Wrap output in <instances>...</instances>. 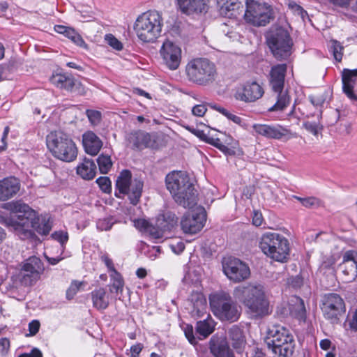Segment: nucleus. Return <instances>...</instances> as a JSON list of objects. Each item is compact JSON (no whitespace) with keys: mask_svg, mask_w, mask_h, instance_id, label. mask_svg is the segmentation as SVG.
<instances>
[{"mask_svg":"<svg viewBox=\"0 0 357 357\" xmlns=\"http://www.w3.org/2000/svg\"><path fill=\"white\" fill-rule=\"evenodd\" d=\"M83 284L82 282L78 281H73L70 287H69V291L72 292V296H75L77 291H79L81 286Z\"/></svg>","mask_w":357,"mask_h":357,"instance_id":"nucleus-63","label":"nucleus"},{"mask_svg":"<svg viewBox=\"0 0 357 357\" xmlns=\"http://www.w3.org/2000/svg\"><path fill=\"white\" fill-rule=\"evenodd\" d=\"M143 344L141 343H137L135 345H132L130 347L131 356L130 357H137L139 353L142 351L143 349Z\"/></svg>","mask_w":357,"mask_h":357,"instance_id":"nucleus-62","label":"nucleus"},{"mask_svg":"<svg viewBox=\"0 0 357 357\" xmlns=\"http://www.w3.org/2000/svg\"><path fill=\"white\" fill-rule=\"evenodd\" d=\"M321 310L324 317L332 323L338 321L345 312V304L342 297L335 293L325 294L322 299Z\"/></svg>","mask_w":357,"mask_h":357,"instance_id":"nucleus-13","label":"nucleus"},{"mask_svg":"<svg viewBox=\"0 0 357 357\" xmlns=\"http://www.w3.org/2000/svg\"><path fill=\"white\" fill-rule=\"evenodd\" d=\"M245 6L243 18L248 24L264 26L273 18V10L268 3L256 0H245Z\"/></svg>","mask_w":357,"mask_h":357,"instance_id":"nucleus-10","label":"nucleus"},{"mask_svg":"<svg viewBox=\"0 0 357 357\" xmlns=\"http://www.w3.org/2000/svg\"><path fill=\"white\" fill-rule=\"evenodd\" d=\"M150 223L144 219H138L135 220V227L142 231L146 232Z\"/></svg>","mask_w":357,"mask_h":357,"instance_id":"nucleus-55","label":"nucleus"},{"mask_svg":"<svg viewBox=\"0 0 357 357\" xmlns=\"http://www.w3.org/2000/svg\"><path fill=\"white\" fill-rule=\"evenodd\" d=\"M263 222V217L260 212L255 211L252 217V224L257 227L261 226Z\"/></svg>","mask_w":357,"mask_h":357,"instance_id":"nucleus-61","label":"nucleus"},{"mask_svg":"<svg viewBox=\"0 0 357 357\" xmlns=\"http://www.w3.org/2000/svg\"><path fill=\"white\" fill-rule=\"evenodd\" d=\"M263 94V88L256 82H252L245 83L242 89L237 91L235 98L238 100L251 102L259 99Z\"/></svg>","mask_w":357,"mask_h":357,"instance_id":"nucleus-20","label":"nucleus"},{"mask_svg":"<svg viewBox=\"0 0 357 357\" xmlns=\"http://www.w3.org/2000/svg\"><path fill=\"white\" fill-rule=\"evenodd\" d=\"M54 30L61 34H63L67 38H70L73 43L79 47H86V45L81 36L77 33L73 29L63 26L56 25Z\"/></svg>","mask_w":357,"mask_h":357,"instance_id":"nucleus-32","label":"nucleus"},{"mask_svg":"<svg viewBox=\"0 0 357 357\" xmlns=\"http://www.w3.org/2000/svg\"><path fill=\"white\" fill-rule=\"evenodd\" d=\"M288 8L294 15L300 16L303 21H305V17H307V13L295 1H289Z\"/></svg>","mask_w":357,"mask_h":357,"instance_id":"nucleus-41","label":"nucleus"},{"mask_svg":"<svg viewBox=\"0 0 357 357\" xmlns=\"http://www.w3.org/2000/svg\"><path fill=\"white\" fill-rule=\"evenodd\" d=\"M165 183L174 199L179 205L191 208L197 204L196 190L186 173L173 171L166 176Z\"/></svg>","mask_w":357,"mask_h":357,"instance_id":"nucleus-3","label":"nucleus"},{"mask_svg":"<svg viewBox=\"0 0 357 357\" xmlns=\"http://www.w3.org/2000/svg\"><path fill=\"white\" fill-rule=\"evenodd\" d=\"M124 286L123 280L114 281L112 283V288L115 290L116 294L122 293Z\"/></svg>","mask_w":357,"mask_h":357,"instance_id":"nucleus-64","label":"nucleus"},{"mask_svg":"<svg viewBox=\"0 0 357 357\" xmlns=\"http://www.w3.org/2000/svg\"><path fill=\"white\" fill-rule=\"evenodd\" d=\"M184 333L190 344H195L197 343L196 338L193 334V328L192 326L187 325L184 328Z\"/></svg>","mask_w":357,"mask_h":357,"instance_id":"nucleus-53","label":"nucleus"},{"mask_svg":"<svg viewBox=\"0 0 357 357\" xmlns=\"http://www.w3.org/2000/svg\"><path fill=\"white\" fill-rule=\"evenodd\" d=\"M40 323L37 320H33L29 324V331L31 335H35L39 331Z\"/></svg>","mask_w":357,"mask_h":357,"instance_id":"nucleus-58","label":"nucleus"},{"mask_svg":"<svg viewBox=\"0 0 357 357\" xmlns=\"http://www.w3.org/2000/svg\"><path fill=\"white\" fill-rule=\"evenodd\" d=\"M343 46L340 42L335 40H332L330 45V52H332L335 61L340 62L343 56Z\"/></svg>","mask_w":357,"mask_h":357,"instance_id":"nucleus-38","label":"nucleus"},{"mask_svg":"<svg viewBox=\"0 0 357 357\" xmlns=\"http://www.w3.org/2000/svg\"><path fill=\"white\" fill-rule=\"evenodd\" d=\"M268 349L277 357H291L295 349V340L291 333L285 327L277 325L270 328L265 339Z\"/></svg>","mask_w":357,"mask_h":357,"instance_id":"nucleus-4","label":"nucleus"},{"mask_svg":"<svg viewBox=\"0 0 357 357\" xmlns=\"http://www.w3.org/2000/svg\"><path fill=\"white\" fill-rule=\"evenodd\" d=\"M51 237L54 240L58 241L61 244V246L63 248H64L65 244L67 243V241L68 240V233L63 231H59L54 232L51 235Z\"/></svg>","mask_w":357,"mask_h":357,"instance_id":"nucleus-47","label":"nucleus"},{"mask_svg":"<svg viewBox=\"0 0 357 357\" xmlns=\"http://www.w3.org/2000/svg\"><path fill=\"white\" fill-rule=\"evenodd\" d=\"M208 317L209 314L207 315V319L197 321L196 326L197 333L204 338L208 337L214 330V322L211 318Z\"/></svg>","mask_w":357,"mask_h":357,"instance_id":"nucleus-33","label":"nucleus"},{"mask_svg":"<svg viewBox=\"0 0 357 357\" xmlns=\"http://www.w3.org/2000/svg\"><path fill=\"white\" fill-rule=\"evenodd\" d=\"M107 43L116 50H121L123 44L112 34H107L105 37Z\"/></svg>","mask_w":357,"mask_h":357,"instance_id":"nucleus-46","label":"nucleus"},{"mask_svg":"<svg viewBox=\"0 0 357 357\" xmlns=\"http://www.w3.org/2000/svg\"><path fill=\"white\" fill-rule=\"evenodd\" d=\"M3 208L11 212L9 218H1V222L15 230H22L24 237L32 235L31 228L39 234L47 235L51 230V225L45 218L40 219L36 211L21 201L4 204Z\"/></svg>","mask_w":357,"mask_h":357,"instance_id":"nucleus-1","label":"nucleus"},{"mask_svg":"<svg viewBox=\"0 0 357 357\" xmlns=\"http://www.w3.org/2000/svg\"><path fill=\"white\" fill-rule=\"evenodd\" d=\"M160 55L165 64L170 70H176L181 61V49L175 43L167 40L160 49Z\"/></svg>","mask_w":357,"mask_h":357,"instance_id":"nucleus-16","label":"nucleus"},{"mask_svg":"<svg viewBox=\"0 0 357 357\" xmlns=\"http://www.w3.org/2000/svg\"><path fill=\"white\" fill-rule=\"evenodd\" d=\"M222 270L226 276L234 282H241L250 275V268L245 262L231 257L223 259Z\"/></svg>","mask_w":357,"mask_h":357,"instance_id":"nucleus-14","label":"nucleus"},{"mask_svg":"<svg viewBox=\"0 0 357 357\" xmlns=\"http://www.w3.org/2000/svg\"><path fill=\"white\" fill-rule=\"evenodd\" d=\"M97 184L104 192H110L112 190L111 181L107 176H100L96 180Z\"/></svg>","mask_w":357,"mask_h":357,"instance_id":"nucleus-45","label":"nucleus"},{"mask_svg":"<svg viewBox=\"0 0 357 357\" xmlns=\"http://www.w3.org/2000/svg\"><path fill=\"white\" fill-rule=\"evenodd\" d=\"M101 260L102 262H104L109 272H112L116 269L112 259H110L107 255H103L101 256Z\"/></svg>","mask_w":357,"mask_h":357,"instance_id":"nucleus-57","label":"nucleus"},{"mask_svg":"<svg viewBox=\"0 0 357 357\" xmlns=\"http://www.w3.org/2000/svg\"><path fill=\"white\" fill-rule=\"evenodd\" d=\"M303 127L314 135H317L319 131L322 129V126L319 123L312 121L304 123Z\"/></svg>","mask_w":357,"mask_h":357,"instance_id":"nucleus-49","label":"nucleus"},{"mask_svg":"<svg viewBox=\"0 0 357 357\" xmlns=\"http://www.w3.org/2000/svg\"><path fill=\"white\" fill-rule=\"evenodd\" d=\"M296 300L298 302L297 316L298 318L303 319L305 316V307L304 305V303L303 301L299 298H296Z\"/></svg>","mask_w":357,"mask_h":357,"instance_id":"nucleus-59","label":"nucleus"},{"mask_svg":"<svg viewBox=\"0 0 357 357\" xmlns=\"http://www.w3.org/2000/svg\"><path fill=\"white\" fill-rule=\"evenodd\" d=\"M303 206L306 208H317L320 206V200L314 197H305Z\"/></svg>","mask_w":357,"mask_h":357,"instance_id":"nucleus-51","label":"nucleus"},{"mask_svg":"<svg viewBox=\"0 0 357 357\" xmlns=\"http://www.w3.org/2000/svg\"><path fill=\"white\" fill-rule=\"evenodd\" d=\"M220 13L228 18H236L243 12V5L239 0H216Z\"/></svg>","mask_w":357,"mask_h":357,"instance_id":"nucleus-24","label":"nucleus"},{"mask_svg":"<svg viewBox=\"0 0 357 357\" xmlns=\"http://www.w3.org/2000/svg\"><path fill=\"white\" fill-rule=\"evenodd\" d=\"M259 248L266 256L277 261L283 262L289 255L288 240L278 233L266 232L263 234Z\"/></svg>","mask_w":357,"mask_h":357,"instance_id":"nucleus-8","label":"nucleus"},{"mask_svg":"<svg viewBox=\"0 0 357 357\" xmlns=\"http://www.w3.org/2000/svg\"><path fill=\"white\" fill-rule=\"evenodd\" d=\"M234 296L255 317L269 314V303L262 285L250 283L238 286L234 289Z\"/></svg>","mask_w":357,"mask_h":357,"instance_id":"nucleus-2","label":"nucleus"},{"mask_svg":"<svg viewBox=\"0 0 357 357\" xmlns=\"http://www.w3.org/2000/svg\"><path fill=\"white\" fill-rule=\"evenodd\" d=\"M47 146L52 155L63 162L74 161L77 156V148L73 140L62 131L51 132L46 138Z\"/></svg>","mask_w":357,"mask_h":357,"instance_id":"nucleus-7","label":"nucleus"},{"mask_svg":"<svg viewBox=\"0 0 357 357\" xmlns=\"http://www.w3.org/2000/svg\"><path fill=\"white\" fill-rule=\"evenodd\" d=\"M97 162L101 174H107L112 165L110 156L103 154L98 156L97 158Z\"/></svg>","mask_w":357,"mask_h":357,"instance_id":"nucleus-37","label":"nucleus"},{"mask_svg":"<svg viewBox=\"0 0 357 357\" xmlns=\"http://www.w3.org/2000/svg\"><path fill=\"white\" fill-rule=\"evenodd\" d=\"M10 349V341L8 338L0 339V354L5 356L8 354Z\"/></svg>","mask_w":357,"mask_h":357,"instance_id":"nucleus-54","label":"nucleus"},{"mask_svg":"<svg viewBox=\"0 0 357 357\" xmlns=\"http://www.w3.org/2000/svg\"><path fill=\"white\" fill-rule=\"evenodd\" d=\"M277 93V102L269 109V111L271 112L282 111L290 103V97L287 91H283V90H282Z\"/></svg>","mask_w":357,"mask_h":357,"instance_id":"nucleus-36","label":"nucleus"},{"mask_svg":"<svg viewBox=\"0 0 357 357\" xmlns=\"http://www.w3.org/2000/svg\"><path fill=\"white\" fill-rule=\"evenodd\" d=\"M116 221L112 217L99 219L96 223V227L99 231H108L111 229Z\"/></svg>","mask_w":357,"mask_h":357,"instance_id":"nucleus-40","label":"nucleus"},{"mask_svg":"<svg viewBox=\"0 0 357 357\" xmlns=\"http://www.w3.org/2000/svg\"><path fill=\"white\" fill-rule=\"evenodd\" d=\"M287 70V64H277L270 71V85L275 92L283 90Z\"/></svg>","mask_w":357,"mask_h":357,"instance_id":"nucleus-23","label":"nucleus"},{"mask_svg":"<svg viewBox=\"0 0 357 357\" xmlns=\"http://www.w3.org/2000/svg\"><path fill=\"white\" fill-rule=\"evenodd\" d=\"M210 350L215 357H234L227 341L213 337L210 340Z\"/></svg>","mask_w":357,"mask_h":357,"instance_id":"nucleus-28","label":"nucleus"},{"mask_svg":"<svg viewBox=\"0 0 357 357\" xmlns=\"http://www.w3.org/2000/svg\"><path fill=\"white\" fill-rule=\"evenodd\" d=\"M93 306L98 310H105L109 305V296L104 288L100 287L91 293Z\"/></svg>","mask_w":357,"mask_h":357,"instance_id":"nucleus-31","label":"nucleus"},{"mask_svg":"<svg viewBox=\"0 0 357 357\" xmlns=\"http://www.w3.org/2000/svg\"><path fill=\"white\" fill-rule=\"evenodd\" d=\"M252 128L257 135L268 139H281L286 137L289 139L294 136L290 130L278 124H254Z\"/></svg>","mask_w":357,"mask_h":357,"instance_id":"nucleus-18","label":"nucleus"},{"mask_svg":"<svg viewBox=\"0 0 357 357\" xmlns=\"http://www.w3.org/2000/svg\"><path fill=\"white\" fill-rule=\"evenodd\" d=\"M44 271V266L40 258L32 256L24 261L21 269V282L25 286L36 283Z\"/></svg>","mask_w":357,"mask_h":357,"instance_id":"nucleus-15","label":"nucleus"},{"mask_svg":"<svg viewBox=\"0 0 357 357\" xmlns=\"http://www.w3.org/2000/svg\"><path fill=\"white\" fill-rule=\"evenodd\" d=\"M209 303L214 315L222 321H236L240 312L229 293L221 291L209 297Z\"/></svg>","mask_w":357,"mask_h":357,"instance_id":"nucleus-9","label":"nucleus"},{"mask_svg":"<svg viewBox=\"0 0 357 357\" xmlns=\"http://www.w3.org/2000/svg\"><path fill=\"white\" fill-rule=\"evenodd\" d=\"M205 221L206 213L204 208H202L198 212L184 215L181 220V227L184 233L194 234L203 228Z\"/></svg>","mask_w":357,"mask_h":357,"instance_id":"nucleus-17","label":"nucleus"},{"mask_svg":"<svg viewBox=\"0 0 357 357\" xmlns=\"http://www.w3.org/2000/svg\"><path fill=\"white\" fill-rule=\"evenodd\" d=\"M80 83L77 82L75 79L70 76H66L63 86H62L61 89H64L68 91H74L75 89L79 86Z\"/></svg>","mask_w":357,"mask_h":357,"instance_id":"nucleus-48","label":"nucleus"},{"mask_svg":"<svg viewBox=\"0 0 357 357\" xmlns=\"http://www.w3.org/2000/svg\"><path fill=\"white\" fill-rule=\"evenodd\" d=\"M188 80L195 84L206 86L212 84L217 77L215 63L206 58L191 59L185 66Z\"/></svg>","mask_w":357,"mask_h":357,"instance_id":"nucleus-6","label":"nucleus"},{"mask_svg":"<svg viewBox=\"0 0 357 357\" xmlns=\"http://www.w3.org/2000/svg\"><path fill=\"white\" fill-rule=\"evenodd\" d=\"M204 141L207 143L213 145V146L218 148L219 150H220L222 152L225 153L226 155H232L234 154V151L231 150L229 148H228L227 146L224 145L220 139L218 138H206L204 139Z\"/></svg>","mask_w":357,"mask_h":357,"instance_id":"nucleus-39","label":"nucleus"},{"mask_svg":"<svg viewBox=\"0 0 357 357\" xmlns=\"http://www.w3.org/2000/svg\"><path fill=\"white\" fill-rule=\"evenodd\" d=\"M126 140L128 146L136 150L153 148L155 144L151 135L143 130L131 132L127 135Z\"/></svg>","mask_w":357,"mask_h":357,"instance_id":"nucleus-19","label":"nucleus"},{"mask_svg":"<svg viewBox=\"0 0 357 357\" xmlns=\"http://www.w3.org/2000/svg\"><path fill=\"white\" fill-rule=\"evenodd\" d=\"M207 109L206 107L203 105H197L192 107V112L195 116H203Z\"/></svg>","mask_w":357,"mask_h":357,"instance_id":"nucleus-56","label":"nucleus"},{"mask_svg":"<svg viewBox=\"0 0 357 357\" xmlns=\"http://www.w3.org/2000/svg\"><path fill=\"white\" fill-rule=\"evenodd\" d=\"M146 233H147L151 238L155 240H160L165 236V234L162 231L161 228L158 227L156 224L155 225L150 224Z\"/></svg>","mask_w":357,"mask_h":357,"instance_id":"nucleus-43","label":"nucleus"},{"mask_svg":"<svg viewBox=\"0 0 357 357\" xmlns=\"http://www.w3.org/2000/svg\"><path fill=\"white\" fill-rule=\"evenodd\" d=\"M86 115L91 124L93 126H98L101 121L102 114L100 111L95 109H86Z\"/></svg>","mask_w":357,"mask_h":357,"instance_id":"nucleus-42","label":"nucleus"},{"mask_svg":"<svg viewBox=\"0 0 357 357\" xmlns=\"http://www.w3.org/2000/svg\"><path fill=\"white\" fill-rule=\"evenodd\" d=\"M206 300L202 295H197L196 300L193 302L192 314L193 317H202L206 313Z\"/></svg>","mask_w":357,"mask_h":357,"instance_id":"nucleus-35","label":"nucleus"},{"mask_svg":"<svg viewBox=\"0 0 357 357\" xmlns=\"http://www.w3.org/2000/svg\"><path fill=\"white\" fill-rule=\"evenodd\" d=\"M82 143L85 151L91 155H97L102 146L101 139L92 131L83 134Z\"/></svg>","mask_w":357,"mask_h":357,"instance_id":"nucleus-27","label":"nucleus"},{"mask_svg":"<svg viewBox=\"0 0 357 357\" xmlns=\"http://www.w3.org/2000/svg\"><path fill=\"white\" fill-rule=\"evenodd\" d=\"M340 267L343 273L349 276V279L354 280L357 278V252L352 250L346 252Z\"/></svg>","mask_w":357,"mask_h":357,"instance_id":"nucleus-26","label":"nucleus"},{"mask_svg":"<svg viewBox=\"0 0 357 357\" xmlns=\"http://www.w3.org/2000/svg\"><path fill=\"white\" fill-rule=\"evenodd\" d=\"M131 178V172L128 169L123 170L116 181V188L119 192H116L115 195L118 197H120L119 194L128 195L130 203L136 205L142 195L143 182L137 179L132 181Z\"/></svg>","mask_w":357,"mask_h":357,"instance_id":"nucleus-11","label":"nucleus"},{"mask_svg":"<svg viewBox=\"0 0 357 357\" xmlns=\"http://www.w3.org/2000/svg\"><path fill=\"white\" fill-rule=\"evenodd\" d=\"M229 337L234 348L241 349L245 343L242 331L237 326H233L229 331Z\"/></svg>","mask_w":357,"mask_h":357,"instance_id":"nucleus-34","label":"nucleus"},{"mask_svg":"<svg viewBox=\"0 0 357 357\" xmlns=\"http://www.w3.org/2000/svg\"><path fill=\"white\" fill-rule=\"evenodd\" d=\"M216 109L222 115L226 116L229 120L232 121L234 123L238 125H241L243 120L240 116L231 113L229 111L223 107H217Z\"/></svg>","mask_w":357,"mask_h":357,"instance_id":"nucleus-44","label":"nucleus"},{"mask_svg":"<svg viewBox=\"0 0 357 357\" xmlns=\"http://www.w3.org/2000/svg\"><path fill=\"white\" fill-rule=\"evenodd\" d=\"M163 19L156 10H149L136 20L134 30L137 38L144 43H153L160 36Z\"/></svg>","mask_w":357,"mask_h":357,"instance_id":"nucleus-5","label":"nucleus"},{"mask_svg":"<svg viewBox=\"0 0 357 357\" xmlns=\"http://www.w3.org/2000/svg\"><path fill=\"white\" fill-rule=\"evenodd\" d=\"M77 174L83 179L91 180L96 174V165L92 159L84 158L76 168Z\"/></svg>","mask_w":357,"mask_h":357,"instance_id":"nucleus-29","label":"nucleus"},{"mask_svg":"<svg viewBox=\"0 0 357 357\" xmlns=\"http://www.w3.org/2000/svg\"><path fill=\"white\" fill-rule=\"evenodd\" d=\"M268 45L278 60L287 59L291 54L292 40L284 29H278L267 38Z\"/></svg>","mask_w":357,"mask_h":357,"instance_id":"nucleus-12","label":"nucleus"},{"mask_svg":"<svg viewBox=\"0 0 357 357\" xmlns=\"http://www.w3.org/2000/svg\"><path fill=\"white\" fill-rule=\"evenodd\" d=\"M342 90L352 100H357V69H344L342 72Z\"/></svg>","mask_w":357,"mask_h":357,"instance_id":"nucleus-21","label":"nucleus"},{"mask_svg":"<svg viewBox=\"0 0 357 357\" xmlns=\"http://www.w3.org/2000/svg\"><path fill=\"white\" fill-rule=\"evenodd\" d=\"M169 248L174 253L180 254L185 249V243L181 240L174 239L169 243Z\"/></svg>","mask_w":357,"mask_h":357,"instance_id":"nucleus-50","label":"nucleus"},{"mask_svg":"<svg viewBox=\"0 0 357 357\" xmlns=\"http://www.w3.org/2000/svg\"><path fill=\"white\" fill-rule=\"evenodd\" d=\"M18 357H43V354L38 348H33L30 353H24L20 354Z\"/></svg>","mask_w":357,"mask_h":357,"instance_id":"nucleus-60","label":"nucleus"},{"mask_svg":"<svg viewBox=\"0 0 357 357\" xmlns=\"http://www.w3.org/2000/svg\"><path fill=\"white\" fill-rule=\"evenodd\" d=\"M177 217L172 212L160 215L156 219V225L161 228L164 234L172 231L177 225Z\"/></svg>","mask_w":357,"mask_h":357,"instance_id":"nucleus-30","label":"nucleus"},{"mask_svg":"<svg viewBox=\"0 0 357 357\" xmlns=\"http://www.w3.org/2000/svg\"><path fill=\"white\" fill-rule=\"evenodd\" d=\"M181 10L187 15L206 13L208 9V0H177Z\"/></svg>","mask_w":357,"mask_h":357,"instance_id":"nucleus-25","label":"nucleus"},{"mask_svg":"<svg viewBox=\"0 0 357 357\" xmlns=\"http://www.w3.org/2000/svg\"><path fill=\"white\" fill-rule=\"evenodd\" d=\"M20 189V183L14 176L0 180V202H6L15 197Z\"/></svg>","mask_w":357,"mask_h":357,"instance_id":"nucleus-22","label":"nucleus"},{"mask_svg":"<svg viewBox=\"0 0 357 357\" xmlns=\"http://www.w3.org/2000/svg\"><path fill=\"white\" fill-rule=\"evenodd\" d=\"M66 77V75H65L56 74V75H53L51 77V82L56 86L61 89L62 86H63V82H64Z\"/></svg>","mask_w":357,"mask_h":357,"instance_id":"nucleus-52","label":"nucleus"}]
</instances>
